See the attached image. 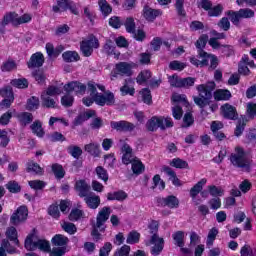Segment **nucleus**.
<instances>
[{"label": "nucleus", "mask_w": 256, "mask_h": 256, "mask_svg": "<svg viewBox=\"0 0 256 256\" xmlns=\"http://www.w3.org/2000/svg\"><path fill=\"white\" fill-rule=\"evenodd\" d=\"M217 84L215 81H208L205 84H199L196 87L198 91V96H193V101L197 107L200 109H205V107L209 106L212 113H215L217 109H219V105L217 103H212L211 99H213V91Z\"/></svg>", "instance_id": "obj_1"}, {"label": "nucleus", "mask_w": 256, "mask_h": 256, "mask_svg": "<svg viewBox=\"0 0 256 256\" xmlns=\"http://www.w3.org/2000/svg\"><path fill=\"white\" fill-rule=\"evenodd\" d=\"M230 163L238 169H244L246 173H251V160L247 158V152L243 147L235 148V153L230 155Z\"/></svg>", "instance_id": "obj_2"}, {"label": "nucleus", "mask_w": 256, "mask_h": 256, "mask_svg": "<svg viewBox=\"0 0 256 256\" xmlns=\"http://www.w3.org/2000/svg\"><path fill=\"white\" fill-rule=\"evenodd\" d=\"M175 125L173 123V119L170 117H163V116H152L147 122H146V129L147 131H150L151 133H155L157 129H161V131H165V129H171Z\"/></svg>", "instance_id": "obj_3"}, {"label": "nucleus", "mask_w": 256, "mask_h": 256, "mask_svg": "<svg viewBox=\"0 0 256 256\" xmlns=\"http://www.w3.org/2000/svg\"><path fill=\"white\" fill-rule=\"evenodd\" d=\"M33 17L31 14H23L19 16L17 12H8L3 16L2 25L3 27L9 25H13V27H19V25H23L25 23H31Z\"/></svg>", "instance_id": "obj_4"}, {"label": "nucleus", "mask_w": 256, "mask_h": 256, "mask_svg": "<svg viewBox=\"0 0 256 256\" xmlns=\"http://www.w3.org/2000/svg\"><path fill=\"white\" fill-rule=\"evenodd\" d=\"M27 217H29V208L25 205H21L10 216V225L19 227V225L27 221Z\"/></svg>", "instance_id": "obj_5"}, {"label": "nucleus", "mask_w": 256, "mask_h": 256, "mask_svg": "<svg viewBox=\"0 0 256 256\" xmlns=\"http://www.w3.org/2000/svg\"><path fill=\"white\" fill-rule=\"evenodd\" d=\"M155 203L158 207H168V209H179V198L175 195H168L166 197L157 196Z\"/></svg>", "instance_id": "obj_6"}, {"label": "nucleus", "mask_w": 256, "mask_h": 256, "mask_svg": "<svg viewBox=\"0 0 256 256\" xmlns=\"http://www.w3.org/2000/svg\"><path fill=\"white\" fill-rule=\"evenodd\" d=\"M94 103L99 105V107H111L115 105V94L111 91H108L106 94H95L94 95Z\"/></svg>", "instance_id": "obj_7"}, {"label": "nucleus", "mask_w": 256, "mask_h": 256, "mask_svg": "<svg viewBox=\"0 0 256 256\" xmlns=\"http://www.w3.org/2000/svg\"><path fill=\"white\" fill-rule=\"evenodd\" d=\"M142 17L147 21L148 23H153L157 17H161L163 15V11L161 9H153L149 4H145L143 6Z\"/></svg>", "instance_id": "obj_8"}, {"label": "nucleus", "mask_w": 256, "mask_h": 256, "mask_svg": "<svg viewBox=\"0 0 256 256\" xmlns=\"http://www.w3.org/2000/svg\"><path fill=\"white\" fill-rule=\"evenodd\" d=\"M64 91L66 93H75V95H85L87 91V85L79 81H71L64 85Z\"/></svg>", "instance_id": "obj_9"}, {"label": "nucleus", "mask_w": 256, "mask_h": 256, "mask_svg": "<svg viewBox=\"0 0 256 256\" xmlns=\"http://www.w3.org/2000/svg\"><path fill=\"white\" fill-rule=\"evenodd\" d=\"M110 127L119 133H127L135 130V124L126 120L111 121Z\"/></svg>", "instance_id": "obj_10"}, {"label": "nucleus", "mask_w": 256, "mask_h": 256, "mask_svg": "<svg viewBox=\"0 0 256 256\" xmlns=\"http://www.w3.org/2000/svg\"><path fill=\"white\" fill-rule=\"evenodd\" d=\"M150 243L154 246L151 247L150 253L153 256H159L165 249V240L163 238H159V235L154 234L151 236Z\"/></svg>", "instance_id": "obj_11"}, {"label": "nucleus", "mask_w": 256, "mask_h": 256, "mask_svg": "<svg viewBox=\"0 0 256 256\" xmlns=\"http://www.w3.org/2000/svg\"><path fill=\"white\" fill-rule=\"evenodd\" d=\"M45 63V56L41 52H35L26 63L28 69H39Z\"/></svg>", "instance_id": "obj_12"}, {"label": "nucleus", "mask_w": 256, "mask_h": 256, "mask_svg": "<svg viewBox=\"0 0 256 256\" xmlns=\"http://www.w3.org/2000/svg\"><path fill=\"white\" fill-rule=\"evenodd\" d=\"M221 111L224 119H228L229 121H237V119H239L237 108L229 103L223 104Z\"/></svg>", "instance_id": "obj_13"}, {"label": "nucleus", "mask_w": 256, "mask_h": 256, "mask_svg": "<svg viewBox=\"0 0 256 256\" xmlns=\"http://www.w3.org/2000/svg\"><path fill=\"white\" fill-rule=\"evenodd\" d=\"M37 228H33L30 233L26 236L24 240V248L26 251H36L37 250Z\"/></svg>", "instance_id": "obj_14"}, {"label": "nucleus", "mask_w": 256, "mask_h": 256, "mask_svg": "<svg viewBox=\"0 0 256 256\" xmlns=\"http://www.w3.org/2000/svg\"><path fill=\"white\" fill-rule=\"evenodd\" d=\"M207 43H209V35L202 34L195 42V47L197 49L198 57H207V52L205 51V47H207Z\"/></svg>", "instance_id": "obj_15"}, {"label": "nucleus", "mask_w": 256, "mask_h": 256, "mask_svg": "<svg viewBox=\"0 0 256 256\" xmlns=\"http://www.w3.org/2000/svg\"><path fill=\"white\" fill-rule=\"evenodd\" d=\"M201 67H209V59H210V69L215 71L217 67H219V58L215 54L207 53V56H200Z\"/></svg>", "instance_id": "obj_16"}, {"label": "nucleus", "mask_w": 256, "mask_h": 256, "mask_svg": "<svg viewBox=\"0 0 256 256\" xmlns=\"http://www.w3.org/2000/svg\"><path fill=\"white\" fill-rule=\"evenodd\" d=\"M111 216V207L104 206L96 216V225L97 227H102L105 225L107 221H109V217Z\"/></svg>", "instance_id": "obj_17"}, {"label": "nucleus", "mask_w": 256, "mask_h": 256, "mask_svg": "<svg viewBox=\"0 0 256 256\" xmlns=\"http://www.w3.org/2000/svg\"><path fill=\"white\" fill-rule=\"evenodd\" d=\"M74 189L76 193H78V196L81 198H86L89 195V190L91 189V186L87 184V181L81 179L75 182Z\"/></svg>", "instance_id": "obj_18"}, {"label": "nucleus", "mask_w": 256, "mask_h": 256, "mask_svg": "<svg viewBox=\"0 0 256 256\" xmlns=\"http://www.w3.org/2000/svg\"><path fill=\"white\" fill-rule=\"evenodd\" d=\"M162 171L164 173H166V175H168L169 177V181H171L172 185H174V187H181L183 185V183H181V180L179 179V177H177V172H175L173 170V168L164 165L162 166Z\"/></svg>", "instance_id": "obj_19"}, {"label": "nucleus", "mask_w": 256, "mask_h": 256, "mask_svg": "<svg viewBox=\"0 0 256 256\" xmlns=\"http://www.w3.org/2000/svg\"><path fill=\"white\" fill-rule=\"evenodd\" d=\"M212 97H214V101H229L233 95L228 89H216L214 92L212 91Z\"/></svg>", "instance_id": "obj_20"}, {"label": "nucleus", "mask_w": 256, "mask_h": 256, "mask_svg": "<svg viewBox=\"0 0 256 256\" xmlns=\"http://www.w3.org/2000/svg\"><path fill=\"white\" fill-rule=\"evenodd\" d=\"M84 201L88 207V209H98L99 205H101V197L96 194H88Z\"/></svg>", "instance_id": "obj_21"}, {"label": "nucleus", "mask_w": 256, "mask_h": 256, "mask_svg": "<svg viewBox=\"0 0 256 256\" xmlns=\"http://www.w3.org/2000/svg\"><path fill=\"white\" fill-rule=\"evenodd\" d=\"M98 7L104 19H107L113 13V7L107 0H98Z\"/></svg>", "instance_id": "obj_22"}, {"label": "nucleus", "mask_w": 256, "mask_h": 256, "mask_svg": "<svg viewBox=\"0 0 256 256\" xmlns=\"http://www.w3.org/2000/svg\"><path fill=\"white\" fill-rule=\"evenodd\" d=\"M51 243L53 247H67L69 245V237L63 234H56L52 237Z\"/></svg>", "instance_id": "obj_23"}, {"label": "nucleus", "mask_w": 256, "mask_h": 256, "mask_svg": "<svg viewBox=\"0 0 256 256\" xmlns=\"http://www.w3.org/2000/svg\"><path fill=\"white\" fill-rule=\"evenodd\" d=\"M6 237L9 241L14 242L16 247H21V243L19 242V233L17 232V228H15V226H10L7 228Z\"/></svg>", "instance_id": "obj_24"}, {"label": "nucleus", "mask_w": 256, "mask_h": 256, "mask_svg": "<svg viewBox=\"0 0 256 256\" xmlns=\"http://www.w3.org/2000/svg\"><path fill=\"white\" fill-rule=\"evenodd\" d=\"M129 195L124 190H118L114 192H109L107 194V200L108 201H120L123 202L125 199H127Z\"/></svg>", "instance_id": "obj_25"}, {"label": "nucleus", "mask_w": 256, "mask_h": 256, "mask_svg": "<svg viewBox=\"0 0 256 256\" xmlns=\"http://www.w3.org/2000/svg\"><path fill=\"white\" fill-rule=\"evenodd\" d=\"M26 173H34L35 175H43V168L41 166L31 160L26 163Z\"/></svg>", "instance_id": "obj_26"}, {"label": "nucleus", "mask_w": 256, "mask_h": 256, "mask_svg": "<svg viewBox=\"0 0 256 256\" xmlns=\"http://www.w3.org/2000/svg\"><path fill=\"white\" fill-rule=\"evenodd\" d=\"M30 129L36 137H45V130L43 129V123L40 122V120H35L31 126Z\"/></svg>", "instance_id": "obj_27"}, {"label": "nucleus", "mask_w": 256, "mask_h": 256, "mask_svg": "<svg viewBox=\"0 0 256 256\" xmlns=\"http://www.w3.org/2000/svg\"><path fill=\"white\" fill-rule=\"evenodd\" d=\"M204 185H207V178H202L190 189V197H192V199H195V197H197V195L201 191H203Z\"/></svg>", "instance_id": "obj_28"}, {"label": "nucleus", "mask_w": 256, "mask_h": 256, "mask_svg": "<svg viewBox=\"0 0 256 256\" xmlns=\"http://www.w3.org/2000/svg\"><path fill=\"white\" fill-rule=\"evenodd\" d=\"M115 49L117 47L115 46V42L111 39H106L103 47H102V52L105 53L108 57H111V55H116Z\"/></svg>", "instance_id": "obj_29"}, {"label": "nucleus", "mask_w": 256, "mask_h": 256, "mask_svg": "<svg viewBox=\"0 0 256 256\" xmlns=\"http://www.w3.org/2000/svg\"><path fill=\"white\" fill-rule=\"evenodd\" d=\"M245 127H247V117L242 116L237 121L236 128L234 130L235 137H241V135H243V131H245Z\"/></svg>", "instance_id": "obj_30"}, {"label": "nucleus", "mask_w": 256, "mask_h": 256, "mask_svg": "<svg viewBox=\"0 0 256 256\" xmlns=\"http://www.w3.org/2000/svg\"><path fill=\"white\" fill-rule=\"evenodd\" d=\"M225 15L229 17V20L231 21L232 25H235V27H239L241 23V14L238 11L235 10H228L226 11Z\"/></svg>", "instance_id": "obj_31"}, {"label": "nucleus", "mask_w": 256, "mask_h": 256, "mask_svg": "<svg viewBox=\"0 0 256 256\" xmlns=\"http://www.w3.org/2000/svg\"><path fill=\"white\" fill-rule=\"evenodd\" d=\"M62 59L65 61V63H75L76 61H79L81 57L77 51H65L62 54Z\"/></svg>", "instance_id": "obj_32"}, {"label": "nucleus", "mask_w": 256, "mask_h": 256, "mask_svg": "<svg viewBox=\"0 0 256 256\" xmlns=\"http://www.w3.org/2000/svg\"><path fill=\"white\" fill-rule=\"evenodd\" d=\"M15 69H17V62L13 59L4 61L0 66L2 73H11V71H15Z\"/></svg>", "instance_id": "obj_33"}, {"label": "nucleus", "mask_w": 256, "mask_h": 256, "mask_svg": "<svg viewBox=\"0 0 256 256\" xmlns=\"http://www.w3.org/2000/svg\"><path fill=\"white\" fill-rule=\"evenodd\" d=\"M176 247H185V232L178 230L172 234Z\"/></svg>", "instance_id": "obj_34"}, {"label": "nucleus", "mask_w": 256, "mask_h": 256, "mask_svg": "<svg viewBox=\"0 0 256 256\" xmlns=\"http://www.w3.org/2000/svg\"><path fill=\"white\" fill-rule=\"evenodd\" d=\"M116 71L122 75H127L131 77V64L127 62H119L116 64Z\"/></svg>", "instance_id": "obj_35"}, {"label": "nucleus", "mask_w": 256, "mask_h": 256, "mask_svg": "<svg viewBox=\"0 0 256 256\" xmlns=\"http://www.w3.org/2000/svg\"><path fill=\"white\" fill-rule=\"evenodd\" d=\"M83 217H85V212L79 208H73L68 215L69 221L72 222L80 221Z\"/></svg>", "instance_id": "obj_36"}, {"label": "nucleus", "mask_w": 256, "mask_h": 256, "mask_svg": "<svg viewBox=\"0 0 256 256\" xmlns=\"http://www.w3.org/2000/svg\"><path fill=\"white\" fill-rule=\"evenodd\" d=\"M123 25L126 29V33H135L137 29V24L135 23V18L133 16H129L123 22Z\"/></svg>", "instance_id": "obj_37"}, {"label": "nucleus", "mask_w": 256, "mask_h": 256, "mask_svg": "<svg viewBox=\"0 0 256 256\" xmlns=\"http://www.w3.org/2000/svg\"><path fill=\"white\" fill-rule=\"evenodd\" d=\"M11 143V137L9 132L5 129H0V147L1 149H7V146Z\"/></svg>", "instance_id": "obj_38"}, {"label": "nucleus", "mask_w": 256, "mask_h": 256, "mask_svg": "<svg viewBox=\"0 0 256 256\" xmlns=\"http://www.w3.org/2000/svg\"><path fill=\"white\" fill-rule=\"evenodd\" d=\"M85 151L92 155L93 157H99L101 155V149H99V144L90 143L84 146Z\"/></svg>", "instance_id": "obj_39"}, {"label": "nucleus", "mask_w": 256, "mask_h": 256, "mask_svg": "<svg viewBox=\"0 0 256 256\" xmlns=\"http://www.w3.org/2000/svg\"><path fill=\"white\" fill-rule=\"evenodd\" d=\"M208 193L213 198H219V197H223V195H225V190H223V188H221L220 186L209 185L208 186Z\"/></svg>", "instance_id": "obj_40"}, {"label": "nucleus", "mask_w": 256, "mask_h": 256, "mask_svg": "<svg viewBox=\"0 0 256 256\" xmlns=\"http://www.w3.org/2000/svg\"><path fill=\"white\" fill-rule=\"evenodd\" d=\"M223 10V4L212 5L208 10L207 15L208 17H221V15H223Z\"/></svg>", "instance_id": "obj_41"}, {"label": "nucleus", "mask_w": 256, "mask_h": 256, "mask_svg": "<svg viewBox=\"0 0 256 256\" xmlns=\"http://www.w3.org/2000/svg\"><path fill=\"white\" fill-rule=\"evenodd\" d=\"M32 77L38 83V85H43L47 81V76L45 72L41 69H36L32 72Z\"/></svg>", "instance_id": "obj_42"}, {"label": "nucleus", "mask_w": 256, "mask_h": 256, "mask_svg": "<svg viewBox=\"0 0 256 256\" xmlns=\"http://www.w3.org/2000/svg\"><path fill=\"white\" fill-rule=\"evenodd\" d=\"M10 85L16 87V89H27L29 87V80L26 78L13 79L11 80Z\"/></svg>", "instance_id": "obj_43"}, {"label": "nucleus", "mask_w": 256, "mask_h": 256, "mask_svg": "<svg viewBox=\"0 0 256 256\" xmlns=\"http://www.w3.org/2000/svg\"><path fill=\"white\" fill-rule=\"evenodd\" d=\"M52 172L55 175L57 179H63L65 177V169L63 168V165L59 163H54L51 166Z\"/></svg>", "instance_id": "obj_44"}, {"label": "nucleus", "mask_w": 256, "mask_h": 256, "mask_svg": "<svg viewBox=\"0 0 256 256\" xmlns=\"http://www.w3.org/2000/svg\"><path fill=\"white\" fill-rule=\"evenodd\" d=\"M170 167H175V169H189V163L181 158H173L170 162Z\"/></svg>", "instance_id": "obj_45"}, {"label": "nucleus", "mask_w": 256, "mask_h": 256, "mask_svg": "<svg viewBox=\"0 0 256 256\" xmlns=\"http://www.w3.org/2000/svg\"><path fill=\"white\" fill-rule=\"evenodd\" d=\"M217 235H219V230L216 227H213L209 230L206 240L207 247H213L215 239H217Z\"/></svg>", "instance_id": "obj_46"}, {"label": "nucleus", "mask_w": 256, "mask_h": 256, "mask_svg": "<svg viewBox=\"0 0 256 256\" xmlns=\"http://www.w3.org/2000/svg\"><path fill=\"white\" fill-rule=\"evenodd\" d=\"M174 7L178 17H187V11H185V0H175Z\"/></svg>", "instance_id": "obj_47"}, {"label": "nucleus", "mask_w": 256, "mask_h": 256, "mask_svg": "<svg viewBox=\"0 0 256 256\" xmlns=\"http://www.w3.org/2000/svg\"><path fill=\"white\" fill-rule=\"evenodd\" d=\"M18 121L24 126L29 125V123H33V114L31 112L19 113Z\"/></svg>", "instance_id": "obj_48"}, {"label": "nucleus", "mask_w": 256, "mask_h": 256, "mask_svg": "<svg viewBox=\"0 0 256 256\" xmlns=\"http://www.w3.org/2000/svg\"><path fill=\"white\" fill-rule=\"evenodd\" d=\"M143 103L146 105H153V96L151 95V90L149 88H143L140 91Z\"/></svg>", "instance_id": "obj_49"}, {"label": "nucleus", "mask_w": 256, "mask_h": 256, "mask_svg": "<svg viewBox=\"0 0 256 256\" xmlns=\"http://www.w3.org/2000/svg\"><path fill=\"white\" fill-rule=\"evenodd\" d=\"M140 240H141V234L139 232L133 230L130 233H128L126 243L128 245H135V244L139 243Z\"/></svg>", "instance_id": "obj_50"}, {"label": "nucleus", "mask_w": 256, "mask_h": 256, "mask_svg": "<svg viewBox=\"0 0 256 256\" xmlns=\"http://www.w3.org/2000/svg\"><path fill=\"white\" fill-rule=\"evenodd\" d=\"M26 109L27 111H37L39 109V98L37 96H31L27 100Z\"/></svg>", "instance_id": "obj_51"}, {"label": "nucleus", "mask_w": 256, "mask_h": 256, "mask_svg": "<svg viewBox=\"0 0 256 256\" xmlns=\"http://www.w3.org/2000/svg\"><path fill=\"white\" fill-rule=\"evenodd\" d=\"M152 74L150 70H144L141 71L137 78H136V82L138 83V85H143V83H147V81H149V79H151Z\"/></svg>", "instance_id": "obj_52"}, {"label": "nucleus", "mask_w": 256, "mask_h": 256, "mask_svg": "<svg viewBox=\"0 0 256 256\" xmlns=\"http://www.w3.org/2000/svg\"><path fill=\"white\" fill-rule=\"evenodd\" d=\"M61 228L68 233V235H75L77 233V226L73 222L64 221L61 224Z\"/></svg>", "instance_id": "obj_53"}, {"label": "nucleus", "mask_w": 256, "mask_h": 256, "mask_svg": "<svg viewBox=\"0 0 256 256\" xmlns=\"http://www.w3.org/2000/svg\"><path fill=\"white\" fill-rule=\"evenodd\" d=\"M108 25L112 29H121L123 27V20L120 16H111L108 20Z\"/></svg>", "instance_id": "obj_54"}, {"label": "nucleus", "mask_w": 256, "mask_h": 256, "mask_svg": "<svg viewBox=\"0 0 256 256\" xmlns=\"http://www.w3.org/2000/svg\"><path fill=\"white\" fill-rule=\"evenodd\" d=\"M70 0H57V5L52 7V11L54 13H59L60 11H67V7L69 6Z\"/></svg>", "instance_id": "obj_55"}, {"label": "nucleus", "mask_w": 256, "mask_h": 256, "mask_svg": "<svg viewBox=\"0 0 256 256\" xmlns=\"http://www.w3.org/2000/svg\"><path fill=\"white\" fill-rule=\"evenodd\" d=\"M36 249H39L44 253H49V251H51V243H49V240L38 239L36 244Z\"/></svg>", "instance_id": "obj_56"}, {"label": "nucleus", "mask_w": 256, "mask_h": 256, "mask_svg": "<svg viewBox=\"0 0 256 256\" xmlns=\"http://www.w3.org/2000/svg\"><path fill=\"white\" fill-rule=\"evenodd\" d=\"M0 97H3L4 99H15L13 88L9 85L0 88Z\"/></svg>", "instance_id": "obj_57"}, {"label": "nucleus", "mask_w": 256, "mask_h": 256, "mask_svg": "<svg viewBox=\"0 0 256 256\" xmlns=\"http://www.w3.org/2000/svg\"><path fill=\"white\" fill-rule=\"evenodd\" d=\"M6 189L9 191V193H21V185H19V182L15 181V180H10L7 184H6Z\"/></svg>", "instance_id": "obj_58"}, {"label": "nucleus", "mask_w": 256, "mask_h": 256, "mask_svg": "<svg viewBox=\"0 0 256 256\" xmlns=\"http://www.w3.org/2000/svg\"><path fill=\"white\" fill-rule=\"evenodd\" d=\"M48 215L53 217V219H59L61 217V212L59 211V204L57 202L51 204L48 207Z\"/></svg>", "instance_id": "obj_59"}, {"label": "nucleus", "mask_w": 256, "mask_h": 256, "mask_svg": "<svg viewBox=\"0 0 256 256\" xmlns=\"http://www.w3.org/2000/svg\"><path fill=\"white\" fill-rule=\"evenodd\" d=\"M80 51L83 57H91L93 55V49L84 40L80 43Z\"/></svg>", "instance_id": "obj_60"}, {"label": "nucleus", "mask_w": 256, "mask_h": 256, "mask_svg": "<svg viewBox=\"0 0 256 256\" xmlns=\"http://www.w3.org/2000/svg\"><path fill=\"white\" fill-rule=\"evenodd\" d=\"M132 171L134 175H141V173L145 171V165L143 164V162H141V160L134 161L132 163Z\"/></svg>", "instance_id": "obj_61"}, {"label": "nucleus", "mask_w": 256, "mask_h": 256, "mask_svg": "<svg viewBox=\"0 0 256 256\" xmlns=\"http://www.w3.org/2000/svg\"><path fill=\"white\" fill-rule=\"evenodd\" d=\"M131 253V246L124 244L121 248H118L113 256H129Z\"/></svg>", "instance_id": "obj_62"}, {"label": "nucleus", "mask_w": 256, "mask_h": 256, "mask_svg": "<svg viewBox=\"0 0 256 256\" xmlns=\"http://www.w3.org/2000/svg\"><path fill=\"white\" fill-rule=\"evenodd\" d=\"M113 251V244L111 242H106L99 250V256H109Z\"/></svg>", "instance_id": "obj_63"}, {"label": "nucleus", "mask_w": 256, "mask_h": 256, "mask_svg": "<svg viewBox=\"0 0 256 256\" xmlns=\"http://www.w3.org/2000/svg\"><path fill=\"white\" fill-rule=\"evenodd\" d=\"M49 256H65L67 253V247H53L52 250L48 252Z\"/></svg>", "instance_id": "obj_64"}]
</instances>
